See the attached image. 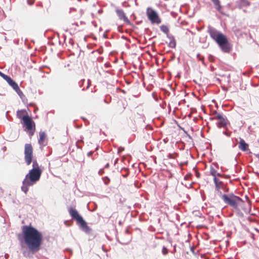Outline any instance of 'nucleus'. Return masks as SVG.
Masks as SVG:
<instances>
[{
    "label": "nucleus",
    "mask_w": 259,
    "mask_h": 259,
    "mask_svg": "<svg viewBox=\"0 0 259 259\" xmlns=\"http://www.w3.org/2000/svg\"><path fill=\"white\" fill-rule=\"evenodd\" d=\"M218 121L217 123V125L219 128L225 127L229 123L227 118L223 116Z\"/></svg>",
    "instance_id": "12"
},
{
    "label": "nucleus",
    "mask_w": 259,
    "mask_h": 259,
    "mask_svg": "<svg viewBox=\"0 0 259 259\" xmlns=\"http://www.w3.org/2000/svg\"><path fill=\"white\" fill-rule=\"evenodd\" d=\"M197 58H198L199 60H200V61H204V57H203V56H202V55H201V54H198L197 55Z\"/></svg>",
    "instance_id": "19"
},
{
    "label": "nucleus",
    "mask_w": 259,
    "mask_h": 259,
    "mask_svg": "<svg viewBox=\"0 0 259 259\" xmlns=\"http://www.w3.org/2000/svg\"><path fill=\"white\" fill-rule=\"evenodd\" d=\"M162 253L164 255H166V254H167L168 253V250L165 247H163V248H162Z\"/></svg>",
    "instance_id": "20"
},
{
    "label": "nucleus",
    "mask_w": 259,
    "mask_h": 259,
    "mask_svg": "<svg viewBox=\"0 0 259 259\" xmlns=\"http://www.w3.org/2000/svg\"><path fill=\"white\" fill-rule=\"evenodd\" d=\"M258 142H259V139H258Z\"/></svg>",
    "instance_id": "28"
},
{
    "label": "nucleus",
    "mask_w": 259,
    "mask_h": 259,
    "mask_svg": "<svg viewBox=\"0 0 259 259\" xmlns=\"http://www.w3.org/2000/svg\"><path fill=\"white\" fill-rule=\"evenodd\" d=\"M238 147L239 149L243 151H245L247 150L248 148V145L245 143V141L242 139H240V141L239 142V146Z\"/></svg>",
    "instance_id": "13"
},
{
    "label": "nucleus",
    "mask_w": 259,
    "mask_h": 259,
    "mask_svg": "<svg viewBox=\"0 0 259 259\" xmlns=\"http://www.w3.org/2000/svg\"><path fill=\"white\" fill-rule=\"evenodd\" d=\"M116 13L120 20H122L127 24H131V21L126 17L124 11L122 10L117 9L116 10Z\"/></svg>",
    "instance_id": "10"
},
{
    "label": "nucleus",
    "mask_w": 259,
    "mask_h": 259,
    "mask_svg": "<svg viewBox=\"0 0 259 259\" xmlns=\"http://www.w3.org/2000/svg\"><path fill=\"white\" fill-rule=\"evenodd\" d=\"M17 117L23 120L24 124L26 126L28 131H30L33 128V126L35 127L34 122L32 119L27 114H25V110H19L17 112Z\"/></svg>",
    "instance_id": "6"
},
{
    "label": "nucleus",
    "mask_w": 259,
    "mask_h": 259,
    "mask_svg": "<svg viewBox=\"0 0 259 259\" xmlns=\"http://www.w3.org/2000/svg\"><path fill=\"white\" fill-rule=\"evenodd\" d=\"M146 15L148 19L153 24H159L161 20L157 12L151 8H148L146 10Z\"/></svg>",
    "instance_id": "7"
},
{
    "label": "nucleus",
    "mask_w": 259,
    "mask_h": 259,
    "mask_svg": "<svg viewBox=\"0 0 259 259\" xmlns=\"http://www.w3.org/2000/svg\"><path fill=\"white\" fill-rule=\"evenodd\" d=\"M33 134V132H32L31 134V135H32Z\"/></svg>",
    "instance_id": "27"
},
{
    "label": "nucleus",
    "mask_w": 259,
    "mask_h": 259,
    "mask_svg": "<svg viewBox=\"0 0 259 259\" xmlns=\"http://www.w3.org/2000/svg\"><path fill=\"white\" fill-rule=\"evenodd\" d=\"M213 114L214 116L212 118H211V119L219 120L223 116L222 114L217 113V111H214Z\"/></svg>",
    "instance_id": "15"
},
{
    "label": "nucleus",
    "mask_w": 259,
    "mask_h": 259,
    "mask_svg": "<svg viewBox=\"0 0 259 259\" xmlns=\"http://www.w3.org/2000/svg\"><path fill=\"white\" fill-rule=\"evenodd\" d=\"M33 152L31 144H26L24 146V160L27 165H29L32 162V168L29 171L23 181L21 189L25 194L28 192L29 187L33 185L39 180L42 173L37 160L33 159Z\"/></svg>",
    "instance_id": "1"
},
{
    "label": "nucleus",
    "mask_w": 259,
    "mask_h": 259,
    "mask_svg": "<svg viewBox=\"0 0 259 259\" xmlns=\"http://www.w3.org/2000/svg\"><path fill=\"white\" fill-rule=\"evenodd\" d=\"M88 84L87 88H89V87L90 86V83H89V80H88Z\"/></svg>",
    "instance_id": "26"
},
{
    "label": "nucleus",
    "mask_w": 259,
    "mask_h": 259,
    "mask_svg": "<svg viewBox=\"0 0 259 259\" xmlns=\"http://www.w3.org/2000/svg\"><path fill=\"white\" fill-rule=\"evenodd\" d=\"M69 214L72 219L76 221V223L80 226L84 231L89 232L90 230L88 226L87 223L84 221L83 218L79 214L78 211L75 209L70 207L68 209Z\"/></svg>",
    "instance_id": "5"
},
{
    "label": "nucleus",
    "mask_w": 259,
    "mask_h": 259,
    "mask_svg": "<svg viewBox=\"0 0 259 259\" xmlns=\"http://www.w3.org/2000/svg\"><path fill=\"white\" fill-rule=\"evenodd\" d=\"M92 154H93V152H90L89 153H88V155L89 156H90L92 155Z\"/></svg>",
    "instance_id": "24"
},
{
    "label": "nucleus",
    "mask_w": 259,
    "mask_h": 259,
    "mask_svg": "<svg viewBox=\"0 0 259 259\" xmlns=\"http://www.w3.org/2000/svg\"><path fill=\"white\" fill-rule=\"evenodd\" d=\"M109 163H107V164H106V165L105 166V168H108V167H109Z\"/></svg>",
    "instance_id": "23"
},
{
    "label": "nucleus",
    "mask_w": 259,
    "mask_h": 259,
    "mask_svg": "<svg viewBox=\"0 0 259 259\" xmlns=\"http://www.w3.org/2000/svg\"><path fill=\"white\" fill-rule=\"evenodd\" d=\"M25 243L33 253L38 251L41 247L42 235L31 226H24L22 229Z\"/></svg>",
    "instance_id": "2"
},
{
    "label": "nucleus",
    "mask_w": 259,
    "mask_h": 259,
    "mask_svg": "<svg viewBox=\"0 0 259 259\" xmlns=\"http://www.w3.org/2000/svg\"><path fill=\"white\" fill-rule=\"evenodd\" d=\"M224 134H225V135H227V136H229H229H230V135H229L228 134H227V133H226V132H224Z\"/></svg>",
    "instance_id": "25"
},
{
    "label": "nucleus",
    "mask_w": 259,
    "mask_h": 259,
    "mask_svg": "<svg viewBox=\"0 0 259 259\" xmlns=\"http://www.w3.org/2000/svg\"><path fill=\"white\" fill-rule=\"evenodd\" d=\"M213 2L216 9L220 13H222V7L220 4L219 0H211Z\"/></svg>",
    "instance_id": "14"
},
{
    "label": "nucleus",
    "mask_w": 259,
    "mask_h": 259,
    "mask_svg": "<svg viewBox=\"0 0 259 259\" xmlns=\"http://www.w3.org/2000/svg\"><path fill=\"white\" fill-rule=\"evenodd\" d=\"M103 172H104V171H103V169H101V170L99 171V174H100V175H102Z\"/></svg>",
    "instance_id": "22"
},
{
    "label": "nucleus",
    "mask_w": 259,
    "mask_h": 259,
    "mask_svg": "<svg viewBox=\"0 0 259 259\" xmlns=\"http://www.w3.org/2000/svg\"><path fill=\"white\" fill-rule=\"evenodd\" d=\"M213 182L215 185V189L217 192L219 193V196H221L222 192L221 190H225L226 192L229 191V188H227L225 185L218 178L215 177L213 178Z\"/></svg>",
    "instance_id": "8"
},
{
    "label": "nucleus",
    "mask_w": 259,
    "mask_h": 259,
    "mask_svg": "<svg viewBox=\"0 0 259 259\" xmlns=\"http://www.w3.org/2000/svg\"><path fill=\"white\" fill-rule=\"evenodd\" d=\"M160 30L163 32H164V33L165 34H168V32H169V29L167 27V26H165V25H161L160 26Z\"/></svg>",
    "instance_id": "17"
},
{
    "label": "nucleus",
    "mask_w": 259,
    "mask_h": 259,
    "mask_svg": "<svg viewBox=\"0 0 259 259\" xmlns=\"http://www.w3.org/2000/svg\"><path fill=\"white\" fill-rule=\"evenodd\" d=\"M218 177H223V175L220 173H218L217 172V178H218Z\"/></svg>",
    "instance_id": "21"
},
{
    "label": "nucleus",
    "mask_w": 259,
    "mask_h": 259,
    "mask_svg": "<svg viewBox=\"0 0 259 259\" xmlns=\"http://www.w3.org/2000/svg\"><path fill=\"white\" fill-rule=\"evenodd\" d=\"M208 32L211 38L216 41L223 52L228 53L231 52L232 45L224 34L213 28H209Z\"/></svg>",
    "instance_id": "3"
},
{
    "label": "nucleus",
    "mask_w": 259,
    "mask_h": 259,
    "mask_svg": "<svg viewBox=\"0 0 259 259\" xmlns=\"http://www.w3.org/2000/svg\"><path fill=\"white\" fill-rule=\"evenodd\" d=\"M217 170L213 167H211L210 169V174L213 178L217 177Z\"/></svg>",
    "instance_id": "18"
},
{
    "label": "nucleus",
    "mask_w": 259,
    "mask_h": 259,
    "mask_svg": "<svg viewBox=\"0 0 259 259\" xmlns=\"http://www.w3.org/2000/svg\"><path fill=\"white\" fill-rule=\"evenodd\" d=\"M38 143L41 148L47 145L48 141L47 139V135L45 132H40L39 133Z\"/></svg>",
    "instance_id": "9"
},
{
    "label": "nucleus",
    "mask_w": 259,
    "mask_h": 259,
    "mask_svg": "<svg viewBox=\"0 0 259 259\" xmlns=\"http://www.w3.org/2000/svg\"><path fill=\"white\" fill-rule=\"evenodd\" d=\"M176 46V41L174 38H171L170 41L168 43V46L171 48H174Z\"/></svg>",
    "instance_id": "16"
},
{
    "label": "nucleus",
    "mask_w": 259,
    "mask_h": 259,
    "mask_svg": "<svg viewBox=\"0 0 259 259\" xmlns=\"http://www.w3.org/2000/svg\"><path fill=\"white\" fill-rule=\"evenodd\" d=\"M4 78L7 80L9 84L15 90L16 92L20 91L19 87L17 83L14 81L10 77L3 75Z\"/></svg>",
    "instance_id": "11"
},
{
    "label": "nucleus",
    "mask_w": 259,
    "mask_h": 259,
    "mask_svg": "<svg viewBox=\"0 0 259 259\" xmlns=\"http://www.w3.org/2000/svg\"><path fill=\"white\" fill-rule=\"evenodd\" d=\"M221 198L226 204L231 207L233 211L238 212L241 209H244L245 202L239 196H236L233 193L224 194L222 195Z\"/></svg>",
    "instance_id": "4"
}]
</instances>
